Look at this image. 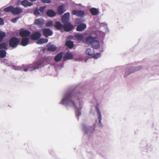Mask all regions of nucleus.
<instances>
[{"label": "nucleus", "mask_w": 159, "mask_h": 159, "mask_svg": "<svg viewBox=\"0 0 159 159\" xmlns=\"http://www.w3.org/2000/svg\"><path fill=\"white\" fill-rule=\"evenodd\" d=\"M83 94L80 92L74 94L73 92L68 91L65 93L60 102V103L66 106H70L75 109L76 116L78 117L81 113V108L84 103L81 100L83 96Z\"/></svg>", "instance_id": "nucleus-1"}, {"label": "nucleus", "mask_w": 159, "mask_h": 159, "mask_svg": "<svg viewBox=\"0 0 159 159\" xmlns=\"http://www.w3.org/2000/svg\"><path fill=\"white\" fill-rule=\"evenodd\" d=\"M42 64L43 62L42 61H38L32 64L26 65L25 66L23 65H22L23 71L27 72L28 70L32 71L36 69H40Z\"/></svg>", "instance_id": "nucleus-2"}, {"label": "nucleus", "mask_w": 159, "mask_h": 159, "mask_svg": "<svg viewBox=\"0 0 159 159\" xmlns=\"http://www.w3.org/2000/svg\"><path fill=\"white\" fill-rule=\"evenodd\" d=\"M143 66H140L136 67H131L125 70V74L124 75L125 77H127L128 75L133 73L136 71L139 70L143 68Z\"/></svg>", "instance_id": "nucleus-3"}, {"label": "nucleus", "mask_w": 159, "mask_h": 159, "mask_svg": "<svg viewBox=\"0 0 159 159\" xmlns=\"http://www.w3.org/2000/svg\"><path fill=\"white\" fill-rule=\"evenodd\" d=\"M19 42V40L17 38L12 37L10 39L9 41V44L11 47L15 48L18 46Z\"/></svg>", "instance_id": "nucleus-4"}, {"label": "nucleus", "mask_w": 159, "mask_h": 159, "mask_svg": "<svg viewBox=\"0 0 159 159\" xmlns=\"http://www.w3.org/2000/svg\"><path fill=\"white\" fill-rule=\"evenodd\" d=\"M97 38L96 36L93 37L91 35H89L85 38L84 43L88 45H90Z\"/></svg>", "instance_id": "nucleus-5"}, {"label": "nucleus", "mask_w": 159, "mask_h": 159, "mask_svg": "<svg viewBox=\"0 0 159 159\" xmlns=\"http://www.w3.org/2000/svg\"><path fill=\"white\" fill-rule=\"evenodd\" d=\"M95 111L97 113V115L98 116V125L101 128H102L103 125L101 123L102 116L100 109L97 105L95 107Z\"/></svg>", "instance_id": "nucleus-6"}, {"label": "nucleus", "mask_w": 159, "mask_h": 159, "mask_svg": "<svg viewBox=\"0 0 159 159\" xmlns=\"http://www.w3.org/2000/svg\"><path fill=\"white\" fill-rule=\"evenodd\" d=\"M63 29L66 32H69L72 30L74 28L73 25L70 22L63 23Z\"/></svg>", "instance_id": "nucleus-7"}, {"label": "nucleus", "mask_w": 159, "mask_h": 159, "mask_svg": "<svg viewBox=\"0 0 159 159\" xmlns=\"http://www.w3.org/2000/svg\"><path fill=\"white\" fill-rule=\"evenodd\" d=\"M42 33L43 35L46 38L50 36L53 34L52 31L48 28H45L43 29Z\"/></svg>", "instance_id": "nucleus-8"}, {"label": "nucleus", "mask_w": 159, "mask_h": 159, "mask_svg": "<svg viewBox=\"0 0 159 159\" xmlns=\"http://www.w3.org/2000/svg\"><path fill=\"white\" fill-rule=\"evenodd\" d=\"M72 15L82 17L84 16L85 12L83 10H74L72 11Z\"/></svg>", "instance_id": "nucleus-9"}, {"label": "nucleus", "mask_w": 159, "mask_h": 159, "mask_svg": "<svg viewBox=\"0 0 159 159\" xmlns=\"http://www.w3.org/2000/svg\"><path fill=\"white\" fill-rule=\"evenodd\" d=\"M70 18V13L67 12L64 13L61 17V20L63 24L69 21Z\"/></svg>", "instance_id": "nucleus-10"}, {"label": "nucleus", "mask_w": 159, "mask_h": 159, "mask_svg": "<svg viewBox=\"0 0 159 159\" xmlns=\"http://www.w3.org/2000/svg\"><path fill=\"white\" fill-rule=\"evenodd\" d=\"M41 33L38 31L34 32L31 35L30 38L31 39L33 40H37L39 39L41 37Z\"/></svg>", "instance_id": "nucleus-11"}, {"label": "nucleus", "mask_w": 159, "mask_h": 159, "mask_svg": "<svg viewBox=\"0 0 159 159\" xmlns=\"http://www.w3.org/2000/svg\"><path fill=\"white\" fill-rule=\"evenodd\" d=\"M66 11V9L65 8V5L62 4L58 7L57 12L58 14L60 15H62Z\"/></svg>", "instance_id": "nucleus-12"}, {"label": "nucleus", "mask_w": 159, "mask_h": 159, "mask_svg": "<svg viewBox=\"0 0 159 159\" xmlns=\"http://www.w3.org/2000/svg\"><path fill=\"white\" fill-rule=\"evenodd\" d=\"M87 27L86 24L82 23L77 25L76 30L77 31L81 32L84 30Z\"/></svg>", "instance_id": "nucleus-13"}, {"label": "nucleus", "mask_w": 159, "mask_h": 159, "mask_svg": "<svg viewBox=\"0 0 159 159\" xmlns=\"http://www.w3.org/2000/svg\"><path fill=\"white\" fill-rule=\"evenodd\" d=\"M92 48L94 49H98L100 48V44L99 41L96 39L90 45Z\"/></svg>", "instance_id": "nucleus-14"}, {"label": "nucleus", "mask_w": 159, "mask_h": 159, "mask_svg": "<svg viewBox=\"0 0 159 159\" xmlns=\"http://www.w3.org/2000/svg\"><path fill=\"white\" fill-rule=\"evenodd\" d=\"M83 129V130L84 131V135L86 136H87L89 135V133H91L92 132V131L90 129L91 127L87 128L86 126L84 124H83L82 125Z\"/></svg>", "instance_id": "nucleus-15"}, {"label": "nucleus", "mask_w": 159, "mask_h": 159, "mask_svg": "<svg viewBox=\"0 0 159 159\" xmlns=\"http://www.w3.org/2000/svg\"><path fill=\"white\" fill-rule=\"evenodd\" d=\"M84 34L77 33L75 34L74 37L76 38L77 40L82 41L84 40L85 38Z\"/></svg>", "instance_id": "nucleus-16"}, {"label": "nucleus", "mask_w": 159, "mask_h": 159, "mask_svg": "<svg viewBox=\"0 0 159 159\" xmlns=\"http://www.w3.org/2000/svg\"><path fill=\"white\" fill-rule=\"evenodd\" d=\"M22 9L18 7H14L13 6L12 14L14 15H18L22 12Z\"/></svg>", "instance_id": "nucleus-17"}, {"label": "nucleus", "mask_w": 159, "mask_h": 159, "mask_svg": "<svg viewBox=\"0 0 159 159\" xmlns=\"http://www.w3.org/2000/svg\"><path fill=\"white\" fill-rule=\"evenodd\" d=\"M73 58V56L70 52H66L64 55L63 58L64 61L72 59Z\"/></svg>", "instance_id": "nucleus-18"}, {"label": "nucleus", "mask_w": 159, "mask_h": 159, "mask_svg": "<svg viewBox=\"0 0 159 159\" xmlns=\"http://www.w3.org/2000/svg\"><path fill=\"white\" fill-rule=\"evenodd\" d=\"M47 15L50 17H52L55 16L56 15V12L52 9L48 10L46 13Z\"/></svg>", "instance_id": "nucleus-19"}, {"label": "nucleus", "mask_w": 159, "mask_h": 159, "mask_svg": "<svg viewBox=\"0 0 159 159\" xmlns=\"http://www.w3.org/2000/svg\"><path fill=\"white\" fill-rule=\"evenodd\" d=\"M30 32L28 30H25L20 31V35L22 37H25L29 36L30 34Z\"/></svg>", "instance_id": "nucleus-20"}, {"label": "nucleus", "mask_w": 159, "mask_h": 159, "mask_svg": "<svg viewBox=\"0 0 159 159\" xmlns=\"http://www.w3.org/2000/svg\"><path fill=\"white\" fill-rule=\"evenodd\" d=\"M63 54L64 53L63 52L57 54L54 58V60L57 62L59 61L61 59Z\"/></svg>", "instance_id": "nucleus-21"}, {"label": "nucleus", "mask_w": 159, "mask_h": 159, "mask_svg": "<svg viewBox=\"0 0 159 159\" xmlns=\"http://www.w3.org/2000/svg\"><path fill=\"white\" fill-rule=\"evenodd\" d=\"M21 4L22 5L25 7H30L33 5L32 3L29 2L27 0H23L22 1Z\"/></svg>", "instance_id": "nucleus-22"}, {"label": "nucleus", "mask_w": 159, "mask_h": 159, "mask_svg": "<svg viewBox=\"0 0 159 159\" xmlns=\"http://www.w3.org/2000/svg\"><path fill=\"white\" fill-rule=\"evenodd\" d=\"M91 14L93 16L97 15L99 12V10L95 7H92L89 10Z\"/></svg>", "instance_id": "nucleus-23"}, {"label": "nucleus", "mask_w": 159, "mask_h": 159, "mask_svg": "<svg viewBox=\"0 0 159 159\" xmlns=\"http://www.w3.org/2000/svg\"><path fill=\"white\" fill-rule=\"evenodd\" d=\"M29 43V39L28 37L23 38L21 42V45L23 46H26Z\"/></svg>", "instance_id": "nucleus-24"}, {"label": "nucleus", "mask_w": 159, "mask_h": 159, "mask_svg": "<svg viewBox=\"0 0 159 159\" xmlns=\"http://www.w3.org/2000/svg\"><path fill=\"white\" fill-rule=\"evenodd\" d=\"M65 45L70 49L72 48L74 46L73 42L71 41L66 40Z\"/></svg>", "instance_id": "nucleus-25"}, {"label": "nucleus", "mask_w": 159, "mask_h": 159, "mask_svg": "<svg viewBox=\"0 0 159 159\" xmlns=\"http://www.w3.org/2000/svg\"><path fill=\"white\" fill-rule=\"evenodd\" d=\"M94 53L95 52L93 49L92 50L90 48H88L85 49V53L88 55L92 56Z\"/></svg>", "instance_id": "nucleus-26"}, {"label": "nucleus", "mask_w": 159, "mask_h": 159, "mask_svg": "<svg viewBox=\"0 0 159 159\" xmlns=\"http://www.w3.org/2000/svg\"><path fill=\"white\" fill-rule=\"evenodd\" d=\"M54 26L58 30H60L63 28V25H62L60 22L57 21L55 22Z\"/></svg>", "instance_id": "nucleus-27"}, {"label": "nucleus", "mask_w": 159, "mask_h": 159, "mask_svg": "<svg viewBox=\"0 0 159 159\" xmlns=\"http://www.w3.org/2000/svg\"><path fill=\"white\" fill-rule=\"evenodd\" d=\"M48 41L47 39L41 38L38 39L36 42V43L38 44H41L44 43H46Z\"/></svg>", "instance_id": "nucleus-28"}, {"label": "nucleus", "mask_w": 159, "mask_h": 159, "mask_svg": "<svg viewBox=\"0 0 159 159\" xmlns=\"http://www.w3.org/2000/svg\"><path fill=\"white\" fill-rule=\"evenodd\" d=\"M57 49V47L54 44H51L47 48V50L48 51L54 52Z\"/></svg>", "instance_id": "nucleus-29"}, {"label": "nucleus", "mask_w": 159, "mask_h": 159, "mask_svg": "<svg viewBox=\"0 0 159 159\" xmlns=\"http://www.w3.org/2000/svg\"><path fill=\"white\" fill-rule=\"evenodd\" d=\"M8 44L6 42H1L0 43V50L4 49L5 50H7L8 48Z\"/></svg>", "instance_id": "nucleus-30"}, {"label": "nucleus", "mask_w": 159, "mask_h": 159, "mask_svg": "<svg viewBox=\"0 0 159 159\" xmlns=\"http://www.w3.org/2000/svg\"><path fill=\"white\" fill-rule=\"evenodd\" d=\"M6 36V33L0 30V43L2 42L3 39Z\"/></svg>", "instance_id": "nucleus-31"}, {"label": "nucleus", "mask_w": 159, "mask_h": 159, "mask_svg": "<svg viewBox=\"0 0 159 159\" xmlns=\"http://www.w3.org/2000/svg\"><path fill=\"white\" fill-rule=\"evenodd\" d=\"M34 23L35 25H39L41 27L43 26V24L42 22L39 19H36Z\"/></svg>", "instance_id": "nucleus-32"}, {"label": "nucleus", "mask_w": 159, "mask_h": 159, "mask_svg": "<svg viewBox=\"0 0 159 159\" xmlns=\"http://www.w3.org/2000/svg\"><path fill=\"white\" fill-rule=\"evenodd\" d=\"M13 8V6H10L4 8L3 11L6 12H11L12 13Z\"/></svg>", "instance_id": "nucleus-33"}, {"label": "nucleus", "mask_w": 159, "mask_h": 159, "mask_svg": "<svg viewBox=\"0 0 159 159\" xmlns=\"http://www.w3.org/2000/svg\"><path fill=\"white\" fill-rule=\"evenodd\" d=\"M6 50L4 49L0 50V57L3 58L5 57L6 55Z\"/></svg>", "instance_id": "nucleus-34"}, {"label": "nucleus", "mask_w": 159, "mask_h": 159, "mask_svg": "<svg viewBox=\"0 0 159 159\" xmlns=\"http://www.w3.org/2000/svg\"><path fill=\"white\" fill-rule=\"evenodd\" d=\"M12 68L15 70H19L23 71V67L19 66L13 65L12 66Z\"/></svg>", "instance_id": "nucleus-35"}, {"label": "nucleus", "mask_w": 159, "mask_h": 159, "mask_svg": "<svg viewBox=\"0 0 159 159\" xmlns=\"http://www.w3.org/2000/svg\"><path fill=\"white\" fill-rule=\"evenodd\" d=\"M33 13L34 15L36 16H38L40 14L39 9L38 7L34 9Z\"/></svg>", "instance_id": "nucleus-36"}, {"label": "nucleus", "mask_w": 159, "mask_h": 159, "mask_svg": "<svg viewBox=\"0 0 159 159\" xmlns=\"http://www.w3.org/2000/svg\"><path fill=\"white\" fill-rule=\"evenodd\" d=\"M53 21L52 20H50L46 23L45 26L47 27H50L53 25Z\"/></svg>", "instance_id": "nucleus-37"}, {"label": "nucleus", "mask_w": 159, "mask_h": 159, "mask_svg": "<svg viewBox=\"0 0 159 159\" xmlns=\"http://www.w3.org/2000/svg\"><path fill=\"white\" fill-rule=\"evenodd\" d=\"M101 56V53L98 52L96 54H94L92 56V57L94 58L95 59H97L98 58L100 57Z\"/></svg>", "instance_id": "nucleus-38"}, {"label": "nucleus", "mask_w": 159, "mask_h": 159, "mask_svg": "<svg viewBox=\"0 0 159 159\" xmlns=\"http://www.w3.org/2000/svg\"><path fill=\"white\" fill-rule=\"evenodd\" d=\"M82 22L83 21L81 18H76L75 20V23L78 25H79V24H82Z\"/></svg>", "instance_id": "nucleus-39"}, {"label": "nucleus", "mask_w": 159, "mask_h": 159, "mask_svg": "<svg viewBox=\"0 0 159 159\" xmlns=\"http://www.w3.org/2000/svg\"><path fill=\"white\" fill-rule=\"evenodd\" d=\"M46 7V6H41L39 7V10L41 13H44V10Z\"/></svg>", "instance_id": "nucleus-40"}, {"label": "nucleus", "mask_w": 159, "mask_h": 159, "mask_svg": "<svg viewBox=\"0 0 159 159\" xmlns=\"http://www.w3.org/2000/svg\"><path fill=\"white\" fill-rule=\"evenodd\" d=\"M74 36L71 35H69L67 36L66 38V40L67 41H71V40L74 39Z\"/></svg>", "instance_id": "nucleus-41"}, {"label": "nucleus", "mask_w": 159, "mask_h": 159, "mask_svg": "<svg viewBox=\"0 0 159 159\" xmlns=\"http://www.w3.org/2000/svg\"><path fill=\"white\" fill-rule=\"evenodd\" d=\"M2 62H3L4 63V64L7 66H11V64L10 63H8L7 62V61L6 59L5 60H2Z\"/></svg>", "instance_id": "nucleus-42"}, {"label": "nucleus", "mask_w": 159, "mask_h": 159, "mask_svg": "<svg viewBox=\"0 0 159 159\" xmlns=\"http://www.w3.org/2000/svg\"><path fill=\"white\" fill-rule=\"evenodd\" d=\"M20 18V17H17L16 18H14L12 19L11 20V21L13 23H16L17 21V20L19 19Z\"/></svg>", "instance_id": "nucleus-43"}, {"label": "nucleus", "mask_w": 159, "mask_h": 159, "mask_svg": "<svg viewBox=\"0 0 159 159\" xmlns=\"http://www.w3.org/2000/svg\"><path fill=\"white\" fill-rule=\"evenodd\" d=\"M41 1L43 3H50L51 2V0H41Z\"/></svg>", "instance_id": "nucleus-44"}, {"label": "nucleus", "mask_w": 159, "mask_h": 159, "mask_svg": "<svg viewBox=\"0 0 159 159\" xmlns=\"http://www.w3.org/2000/svg\"><path fill=\"white\" fill-rule=\"evenodd\" d=\"M4 24V21L1 17H0V25H2Z\"/></svg>", "instance_id": "nucleus-45"}, {"label": "nucleus", "mask_w": 159, "mask_h": 159, "mask_svg": "<svg viewBox=\"0 0 159 159\" xmlns=\"http://www.w3.org/2000/svg\"><path fill=\"white\" fill-rule=\"evenodd\" d=\"M60 66L61 67V68H63L64 67V64L63 63L62 64H60Z\"/></svg>", "instance_id": "nucleus-46"}, {"label": "nucleus", "mask_w": 159, "mask_h": 159, "mask_svg": "<svg viewBox=\"0 0 159 159\" xmlns=\"http://www.w3.org/2000/svg\"><path fill=\"white\" fill-rule=\"evenodd\" d=\"M30 1L33 2L36 1L37 0H29Z\"/></svg>", "instance_id": "nucleus-47"}, {"label": "nucleus", "mask_w": 159, "mask_h": 159, "mask_svg": "<svg viewBox=\"0 0 159 159\" xmlns=\"http://www.w3.org/2000/svg\"><path fill=\"white\" fill-rule=\"evenodd\" d=\"M81 60V59H77V58H76V59H75V61H79V60Z\"/></svg>", "instance_id": "nucleus-48"}, {"label": "nucleus", "mask_w": 159, "mask_h": 159, "mask_svg": "<svg viewBox=\"0 0 159 159\" xmlns=\"http://www.w3.org/2000/svg\"><path fill=\"white\" fill-rule=\"evenodd\" d=\"M56 65H57V64H56V63H55V64H53V66L54 67H56Z\"/></svg>", "instance_id": "nucleus-49"}, {"label": "nucleus", "mask_w": 159, "mask_h": 159, "mask_svg": "<svg viewBox=\"0 0 159 159\" xmlns=\"http://www.w3.org/2000/svg\"><path fill=\"white\" fill-rule=\"evenodd\" d=\"M105 26H106V27L107 28V29H108V27H107V23H106V24H105Z\"/></svg>", "instance_id": "nucleus-50"}, {"label": "nucleus", "mask_w": 159, "mask_h": 159, "mask_svg": "<svg viewBox=\"0 0 159 159\" xmlns=\"http://www.w3.org/2000/svg\"><path fill=\"white\" fill-rule=\"evenodd\" d=\"M2 12V10L1 9H0V13L1 12Z\"/></svg>", "instance_id": "nucleus-51"}]
</instances>
